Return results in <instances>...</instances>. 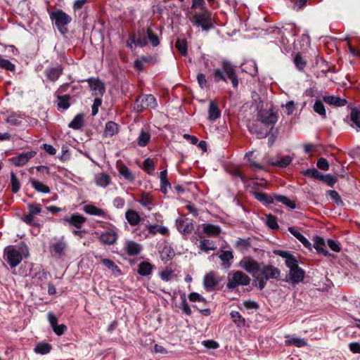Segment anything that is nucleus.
Here are the masks:
<instances>
[{"instance_id":"nucleus-30","label":"nucleus","mask_w":360,"mask_h":360,"mask_svg":"<svg viewBox=\"0 0 360 360\" xmlns=\"http://www.w3.org/2000/svg\"><path fill=\"white\" fill-rule=\"evenodd\" d=\"M118 124L114 122L110 121L105 124L104 135L106 137H112L118 133Z\"/></svg>"},{"instance_id":"nucleus-22","label":"nucleus","mask_w":360,"mask_h":360,"mask_svg":"<svg viewBox=\"0 0 360 360\" xmlns=\"http://www.w3.org/2000/svg\"><path fill=\"white\" fill-rule=\"evenodd\" d=\"M290 279L293 283H298L303 281L304 278V271L300 267H297L290 270Z\"/></svg>"},{"instance_id":"nucleus-14","label":"nucleus","mask_w":360,"mask_h":360,"mask_svg":"<svg viewBox=\"0 0 360 360\" xmlns=\"http://www.w3.org/2000/svg\"><path fill=\"white\" fill-rule=\"evenodd\" d=\"M259 275L268 281L269 279H278L281 275V271L276 266L272 265H266L260 268Z\"/></svg>"},{"instance_id":"nucleus-62","label":"nucleus","mask_w":360,"mask_h":360,"mask_svg":"<svg viewBox=\"0 0 360 360\" xmlns=\"http://www.w3.org/2000/svg\"><path fill=\"white\" fill-rule=\"evenodd\" d=\"M102 104V100L101 98H96L94 101V103L91 107V114L92 115H96L98 113V108Z\"/></svg>"},{"instance_id":"nucleus-4","label":"nucleus","mask_w":360,"mask_h":360,"mask_svg":"<svg viewBox=\"0 0 360 360\" xmlns=\"http://www.w3.org/2000/svg\"><path fill=\"white\" fill-rule=\"evenodd\" d=\"M250 283V278L248 275L240 271H235L229 274L226 287L234 289L238 285H248Z\"/></svg>"},{"instance_id":"nucleus-44","label":"nucleus","mask_w":360,"mask_h":360,"mask_svg":"<svg viewBox=\"0 0 360 360\" xmlns=\"http://www.w3.org/2000/svg\"><path fill=\"white\" fill-rule=\"evenodd\" d=\"M70 96L69 95L58 96V108L67 110L70 107L69 100Z\"/></svg>"},{"instance_id":"nucleus-29","label":"nucleus","mask_w":360,"mask_h":360,"mask_svg":"<svg viewBox=\"0 0 360 360\" xmlns=\"http://www.w3.org/2000/svg\"><path fill=\"white\" fill-rule=\"evenodd\" d=\"M86 213L91 215L101 216L104 218H108L107 213L102 209H100L94 205H88L84 208Z\"/></svg>"},{"instance_id":"nucleus-36","label":"nucleus","mask_w":360,"mask_h":360,"mask_svg":"<svg viewBox=\"0 0 360 360\" xmlns=\"http://www.w3.org/2000/svg\"><path fill=\"white\" fill-rule=\"evenodd\" d=\"M146 229L148 232L153 235H155L157 233H159L162 235H167L169 233V230L165 226L150 224L146 226Z\"/></svg>"},{"instance_id":"nucleus-11","label":"nucleus","mask_w":360,"mask_h":360,"mask_svg":"<svg viewBox=\"0 0 360 360\" xmlns=\"http://www.w3.org/2000/svg\"><path fill=\"white\" fill-rule=\"evenodd\" d=\"M132 44L136 46L143 47L147 45L148 39L146 30L141 29L139 30L136 34L132 35L129 40L127 41V46L132 49Z\"/></svg>"},{"instance_id":"nucleus-25","label":"nucleus","mask_w":360,"mask_h":360,"mask_svg":"<svg viewBox=\"0 0 360 360\" xmlns=\"http://www.w3.org/2000/svg\"><path fill=\"white\" fill-rule=\"evenodd\" d=\"M288 231L293 235L306 248H310L309 241L299 231L297 227L291 226L288 228Z\"/></svg>"},{"instance_id":"nucleus-16","label":"nucleus","mask_w":360,"mask_h":360,"mask_svg":"<svg viewBox=\"0 0 360 360\" xmlns=\"http://www.w3.org/2000/svg\"><path fill=\"white\" fill-rule=\"evenodd\" d=\"M35 151L22 153L11 159V162L18 167L25 165L31 158L36 155Z\"/></svg>"},{"instance_id":"nucleus-45","label":"nucleus","mask_w":360,"mask_h":360,"mask_svg":"<svg viewBox=\"0 0 360 360\" xmlns=\"http://www.w3.org/2000/svg\"><path fill=\"white\" fill-rule=\"evenodd\" d=\"M119 173L127 180L133 181L134 179V175L131 174L129 168H127L125 165H121L118 168Z\"/></svg>"},{"instance_id":"nucleus-7","label":"nucleus","mask_w":360,"mask_h":360,"mask_svg":"<svg viewBox=\"0 0 360 360\" xmlns=\"http://www.w3.org/2000/svg\"><path fill=\"white\" fill-rule=\"evenodd\" d=\"M191 240L202 252H208L212 250H215L217 248V245L213 240L205 238V236L198 238V236L195 235L192 236Z\"/></svg>"},{"instance_id":"nucleus-40","label":"nucleus","mask_w":360,"mask_h":360,"mask_svg":"<svg viewBox=\"0 0 360 360\" xmlns=\"http://www.w3.org/2000/svg\"><path fill=\"white\" fill-rule=\"evenodd\" d=\"M174 251L170 246H165L160 252V257L162 261L167 262L173 258Z\"/></svg>"},{"instance_id":"nucleus-8","label":"nucleus","mask_w":360,"mask_h":360,"mask_svg":"<svg viewBox=\"0 0 360 360\" xmlns=\"http://www.w3.org/2000/svg\"><path fill=\"white\" fill-rule=\"evenodd\" d=\"M238 266L253 276L258 274L260 270L259 263L251 257H243L240 261Z\"/></svg>"},{"instance_id":"nucleus-20","label":"nucleus","mask_w":360,"mask_h":360,"mask_svg":"<svg viewBox=\"0 0 360 360\" xmlns=\"http://www.w3.org/2000/svg\"><path fill=\"white\" fill-rule=\"evenodd\" d=\"M67 249V243L62 238L59 240L53 243L51 246V252H54L58 257H61Z\"/></svg>"},{"instance_id":"nucleus-61","label":"nucleus","mask_w":360,"mask_h":360,"mask_svg":"<svg viewBox=\"0 0 360 360\" xmlns=\"http://www.w3.org/2000/svg\"><path fill=\"white\" fill-rule=\"evenodd\" d=\"M188 299L191 302H206L205 299L199 293L197 292H191L188 295Z\"/></svg>"},{"instance_id":"nucleus-17","label":"nucleus","mask_w":360,"mask_h":360,"mask_svg":"<svg viewBox=\"0 0 360 360\" xmlns=\"http://www.w3.org/2000/svg\"><path fill=\"white\" fill-rule=\"evenodd\" d=\"M118 238V235L116 231L113 230H108L103 232L100 236V240L106 245L114 244Z\"/></svg>"},{"instance_id":"nucleus-37","label":"nucleus","mask_w":360,"mask_h":360,"mask_svg":"<svg viewBox=\"0 0 360 360\" xmlns=\"http://www.w3.org/2000/svg\"><path fill=\"white\" fill-rule=\"evenodd\" d=\"M153 266L147 262H142L139 264L138 273L141 276H148L152 273Z\"/></svg>"},{"instance_id":"nucleus-46","label":"nucleus","mask_w":360,"mask_h":360,"mask_svg":"<svg viewBox=\"0 0 360 360\" xmlns=\"http://www.w3.org/2000/svg\"><path fill=\"white\" fill-rule=\"evenodd\" d=\"M275 200L285 205L291 209H295L296 205L295 203L290 200L288 197L281 195H274Z\"/></svg>"},{"instance_id":"nucleus-31","label":"nucleus","mask_w":360,"mask_h":360,"mask_svg":"<svg viewBox=\"0 0 360 360\" xmlns=\"http://www.w3.org/2000/svg\"><path fill=\"white\" fill-rule=\"evenodd\" d=\"M125 217L131 226H136L141 221L139 214L136 211L132 210H129L126 212Z\"/></svg>"},{"instance_id":"nucleus-9","label":"nucleus","mask_w":360,"mask_h":360,"mask_svg":"<svg viewBox=\"0 0 360 360\" xmlns=\"http://www.w3.org/2000/svg\"><path fill=\"white\" fill-rule=\"evenodd\" d=\"M257 120L265 127L273 126L278 120L276 113L271 110H261L257 114Z\"/></svg>"},{"instance_id":"nucleus-24","label":"nucleus","mask_w":360,"mask_h":360,"mask_svg":"<svg viewBox=\"0 0 360 360\" xmlns=\"http://www.w3.org/2000/svg\"><path fill=\"white\" fill-rule=\"evenodd\" d=\"M221 116V111L218 106L212 101L209 103L208 118L210 121L214 122Z\"/></svg>"},{"instance_id":"nucleus-55","label":"nucleus","mask_w":360,"mask_h":360,"mask_svg":"<svg viewBox=\"0 0 360 360\" xmlns=\"http://www.w3.org/2000/svg\"><path fill=\"white\" fill-rule=\"evenodd\" d=\"M294 63L299 70H302L306 66V61L300 54H296L294 58Z\"/></svg>"},{"instance_id":"nucleus-2","label":"nucleus","mask_w":360,"mask_h":360,"mask_svg":"<svg viewBox=\"0 0 360 360\" xmlns=\"http://www.w3.org/2000/svg\"><path fill=\"white\" fill-rule=\"evenodd\" d=\"M221 68H215L213 70L214 80L215 82L223 81L226 82L227 79H230L234 88L238 85V76L236 73L234 66L228 60H222L221 63Z\"/></svg>"},{"instance_id":"nucleus-28","label":"nucleus","mask_w":360,"mask_h":360,"mask_svg":"<svg viewBox=\"0 0 360 360\" xmlns=\"http://www.w3.org/2000/svg\"><path fill=\"white\" fill-rule=\"evenodd\" d=\"M325 245L326 243L323 238L319 236H316L314 238V247L317 252L322 253L325 256H331L332 255L329 253L328 250L324 249Z\"/></svg>"},{"instance_id":"nucleus-60","label":"nucleus","mask_w":360,"mask_h":360,"mask_svg":"<svg viewBox=\"0 0 360 360\" xmlns=\"http://www.w3.org/2000/svg\"><path fill=\"white\" fill-rule=\"evenodd\" d=\"M321 181L327 183L330 186H333L337 181V178L331 174H322Z\"/></svg>"},{"instance_id":"nucleus-50","label":"nucleus","mask_w":360,"mask_h":360,"mask_svg":"<svg viewBox=\"0 0 360 360\" xmlns=\"http://www.w3.org/2000/svg\"><path fill=\"white\" fill-rule=\"evenodd\" d=\"M230 315L233 322L236 323L238 326H240L245 325V319L242 317V316L238 311H232L230 313Z\"/></svg>"},{"instance_id":"nucleus-10","label":"nucleus","mask_w":360,"mask_h":360,"mask_svg":"<svg viewBox=\"0 0 360 360\" xmlns=\"http://www.w3.org/2000/svg\"><path fill=\"white\" fill-rule=\"evenodd\" d=\"M176 229L184 236L192 233L194 226L192 221H188L185 216L178 217L175 221Z\"/></svg>"},{"instance_id":"nucleus-3","label":"nucleus","mask_w":360,"mask_h":360,"mask_svg":"<svg viewBox=\"0 0 360 360\" xmlns=\"http://www.w3.org/2000/svg\"><path fill=\"white\" fill-rule=\"evenodd\" d=\"M51 20L55 22V25L61 34H65L68 31L67 25L71 22L72 18L61 10L52 12L50 14Z\"/></svg>"},{"instance_id":"nucleus-38","label":"nucleus","mask_w":360,"mask_h":360,"mask_svg":"<svg viewBox=\"0 0 360 360\" xmlns=\"http://www.w3.org/2000/svg\"><path fill=\"white\" fill-rule=\"evenodd\" d=\"M83 125H84V115L82 114H78L69 123L68 127L73 129H79L82 127Z\"/></svg>"},{"instance_id":"nucleus-42","label":"nucleus","mask_w":360,"mask_h":360,"mask_svg":"<svg viewBox=\"0 0 360 360\" xmlns=\"http://www.w3.org/2000/svg\"><path fill=\"white\" fill-rule=\"evenodd\" d=\"M285 342L286 345H294L297 347H302L307 345V341L304 338L295 337L287 339Z\"/></svg>"},{"instance_id":"nucleus-21","label":"nucleus","mask_w":360,"mask_h":360,"mask_svg":"<svg viewBox=\"0 0 360 360\" xmlns=\"http://www.w3.org/2000/svg\"><path fill=\"white\" fill-rule=\"evenodd\" d=\"M64 220L68 222L71 226L79 229L85 222L86 218L79 214H73L70 217L65 218Z\"/></svg>"},{"instance_id":"nucleus-19","label":"nucleus","mask_w":360,"mask_h":360,"mask_svg":"<svg viewBox=\"0 0 360 360\" xmlns=\"http://www.w3.org/2000/svg\"><path fill=\"white\" fill-rule=\"evenodd\" d=\"M142 250V246L132 240H128L125 244L126 252L130 256L138 255Z\"/></svg>"},{"instance_id":"nucleus-13","label":"nucleus","mask_w":360,"mask_h":360,"mask_svg":"<svg viewBox=\"0 0 360 360\" xmlns=\"http://www.w3.org/2000/svg\"><path fill=\"white\" fill-rule=\"evenodd\" d=\"M221 281V279L216 272L210 271L206 274L203 278V286L207 290L212 291Z\"/></svg>"},{"instance_id":"nucleus-43","label":"nucleus","mask_w":360,"mask_h":360,"mask_svg":"<svg viewBox=\"0 0 360 360\" xmlns=\"http://www.w3.org/2000/svg\"><path fill=\"white\" fill-rule=\"evenodd\" d=\"M314 110L321 115L323 118L326 117V111L323 102L321 100H316L313 106Z\"/></svg>"},{"instance_id":"nucleus-56","label":"nucleus","mask_w":360,"mask_h":360,"mask_svg":"<svg viewBox=\"0 0 360 360\" xmlns=\"http://www.w3.org/2000/svg\"><path fill=\"white\" fill-rule=\"evenodd\" d=\"M143 167L148 174H151L155 170V164L151 159L147 158L143 161Z\"/></svg>"},{"instance_id":"nucleus-63","label":"nucleus","mask_w":360,"mask_h":360,"mask_svg":"<svg viewBox=\"0 0 360 360\" xmlns=\"http://www.w3.org/2000/svg\"><path fill=\"white\" fill-rule=\"evenodd\" d=\"M266 224L271 229H277L278 227L276 217L271 215L267 216Z\"/></svg>"},{"instance_id":"nucleus-18","label":"nucleus","mask_w":360,"mask_h":360,"mask_svg":"<svg viewBox=\"0 0 360 360\" xmlns=\"http://www.w3.org/2000/svg\"><path fill=\"white\" fill-rule=\"evenodd\" d=\"M249 131L251 134H255L258 139H262L267 136L269 130L267 127H260L257 123L250 124L248 125Z\"/></svg>"},{"instance_id":"nucleus-57","label":"nucleus","mask_w":360,"mask_h":360,"mask_svg":"<svg viewBox=\"0 0 360 360\" xmlns=\"http://www.w3.org/2000/svg\"><path fill=\"white\" fill-rule=\"evenodd\" d=\"M327 193L330 197V198L335 202L337 205H342V201L339 193L335 190H330L327 191Z\"/></svg>"},{"instance_id":"nucleus-47","label":"nucleus","mask_w":360,"mask_h":360,"mask_svg":"<svg viewBox=\"0 0 360 360\" xmlns=\"http://www.w3.org/2000/svg\"><path fill=\"white\" fill-rule=\"evenodd\" d=\"M51 346L48 343H39L34 351L37 354H46L50 352Z\"/></svg>"},{"instance_id":"nucleus-23","label":"nucleus","mask_w":360,"mask_h":360,"mask_svg":"<svg viewBox=\"0 0 360 360\" xmlns=\"http://www.w3.org/2000/svg\"><path fill=\"white\" fill-rule=\"evenodd\" d=\"M252 195L255 199H257L260 202L263 203L265 205H270L274 202L275 200L274 195H269L264 193H261L258 191H255L252 193Z\"/></svg>"},{"instance_id":"nucleus-35","label":"nucleus","mask_w":360,"mask_h":360,"mask_svg":"<svg viewBox=\"0 0 360 360\" xmlns=\"http://www.w3.org/2000/svg\"><path fill=\"white\" fill-rule=\"evenodd\" d=\"M291 162H292V158L289 155H285L278 160H269V163L271 165L281 167H284L288 166V165L290 164Z\"/></svg>"},{"instance_id":"nucleus-41","label":"nucleus","mask_w":360,"mask_h":360,"mask_svg":"<svg viewBox=\"0 0 360 360\" xmlns=\"http://www.w3.org/2000/svg\"><path fill=\"white\" fill-rule=\"evenodd\" d=\"M61 69L58 67L46 70V74L49 80L56 82L61 75Z\"/></svg>"},{"instance_id":"nucleus-32","label":"nucleus","mask_w":360,"mask_h":360,"mask_svg":"<svg viewBox=\"0 0 360 360\" xmlns=\"http://www.w3.org/2000/svg\"><path fill=\"white\" fill-rule=\"evenodd\" d=\"M219 257L223 262L224 267L228 269L231 266L230 262L233 259V255L231 251L222 250Z\"/></svg>"},{"instance_id":"nucleus-58","label":"nucleus","mask_w":360,"mask_h":360,"mask_svg":"<svg viewBox=\"0 0 360 360\" xmlns=\"http://www.w3.org/2000/svg\"><path fill=\"white\" fill-rule=\"evenodd\" d=\"M285 264L290 269V270L299 266L297 264V260L292 255V256L287 258V259H285Z\"/></svg>"},{"instance_id":"nucleus-49","label":"nucleus","mask_w":360,"mask_h":360,"mask_svg":"<svg viewBox=\"0 0 360 360\" xmlns=\"http://www.w3.org/2000/svg\"><path fill=\"white\" fill-rule=\"evenodd\" d=\"M175 46L183 56L187 54V43L185 39H178L176 41Z\"/></svg>"},{"instance_id":"nucleus-15","label":"nucleus","mask_w":360,"mask_h":360,"mask_svg":"<svg viewBox=\"0 0 360 360\" xmlns=\"http://www.w3.org/2000/svg\"><path fill=\"white\" fill-rule=\"evenodd\" d=\"M87 82L89 85L92 94L95 96H102L105 92L104 84L98 78H89Z\"/></svg>"},{"instance_id":"nucleus-64","label":"nucleus","mask_w":360,"mask_h":360,"mask_svg":"<svg viewBox=\"0 0 360 360\" xmlns=\"http://www.w3.org/2000/svg\"><path fill=\"white\" fill-rule=\"evenodd\" d=\"M317 167L323 170L327 171L329 169L328 161L325 158H320L317 161Z\"/></svg>"},{"instance_id":"nucleus-54","label":"nucleus","mask_w":360,"mask_h":360,"mask_svg":"<svg viewBox=\"0 0 360 360\" xmlns=\"http://www.w3.org/2000/svg\"><path fill=\"white\" fill-rule=\"evenodd\" d=\"M0 68L6 70L13 71L15 70V65L10 60L1 58L0 56Z\"/></svg>"},{"instance_id":"nucleus-26","label":"nucleus","mask_w":360,"mask_h":360,"mask_svg":"<svg viewBox=\"0 0 360 360\" xmlns=\"http://www.w3.org/2000/svg\"><path fill=\"white\" fill-rule=\"evenodd\" d=\"M111 182L110 176L105 173H100L95 175V183L98 186L106 187Z\"/></svg>"},{"instance_id":"nucleus-52","label":"nucleus","mask_w":360,"mask_h":360,"mask_svg":"<svg viewBox=\"0 0 360 360\" xmlns=\"http://www.w3.org/2000/svg\"><path fill=\"white\" fill-rule=\"evenodd\" d=\"M11 184L12 191L15 193H18L20 188V184L16 175L13 172H11Z\"/></svg>"},{"instance_id":"nucleus-12","label":"nucleus","mask_w":360,"mask_h":360,"mask_svg":"<svg viewBox=\"0 0 360 360\" xmlns=\"http://www.w3.org/2000/svg\"><path fill=\"white\" fill-rule=\"evenodd\" d=\"M156 106L157 102L155 98L153 95L148 94L139 97L136 99L135 108L137 110L141 111L144 108H155Z\"/></svg>"},{"instance_id":"nucleus-34","label":"nucleus","mask_w":360,"mask_h":360,"mask_svg":"<svg viewBox=\"0 0 360 360\" xmlns=\"http://www.w3.org/2000/svg\"><path fill=\"white\" fill-rule=\"evenodd\" d=\"M30 184L38 192L42 193H49L50 192V188L46 185L44 184L42 182L35 179H31Z\"/></svg>"},{"instance_id":"nucleus-6","label":"nucleus","mask_w":360,"mask_h":360,"mask_svg":"<svg viewBox=\"0 0 360 360\" xmlns=\"http://www.w3.org/2000/svg\"><path fill=\"white\" fill-rule=\"evenodd\" d=\"M191 21L194 25L200 27L206 31L209 30L212 26L211 13L207 10L194 14Z\"/></svg>"},{"instance_id":"nucleus-59","label":"nucleus","mask_w":360,"mask_h":360,"mask_svg":"<svg viewBox=\"0 0 360 360\" xmlns=\"http://www.w3.org/2000/svg\"><path fill=\"white\" fill-rule=\"evenodd\" d=\"M27 207L31 214H39L41 212V207L39 204H28Z\"/></svg>"},{"instance_id":"nucleus-53","label":"nucleus","mask_w":360,"mask_h":360,"mask_svg":"<svg viewBox=\"0 0 360 360\" xmlns=\"http://www.w3.org/2000/svg\"><path fill=\"white\" fill-rule=\"evenodd\" d=\"M304 174L305 176L316 179H321L322 174L316 169H308L304 172Z\"/></svg>"},{"instance_id":"nucleus-27","label":"nucleus","mask_w":360,"mask_h":360,"mask_svg":"<svg viewBox=\"0 0 360 360\" xmlns=\"http://www.w3.org/2000/svg\"><path fill=\"white\" fill-rule=\"evenodd\" d=\"M323 100L329 105L338 107L344 106L347 103L346 100L334 96H325L323 97Z\"/></svg>"},{"instance_id":"nucleus-1","label":"nucleus","mask_w":360,"mask_h":360,"mask_svg":"<svg viewBox=\"0 0 360 360\" xmlns=\"http://www.w3.org/2000/svg\"><path fill=\"white\" fill-rule=\"evenodd\" d=\"M28 256L29 250L24 243H20L18 245H9L4 249V258L11 268L18 266L22 259Z\"/></svg>"},{"instance_id":"nucleus-39","label":"nucleus","mask_w":360,"mask_h":360,"mask_svg":"<svg viewBox=\"0 0 360 360\" xmlns=\"http://www.w3.org/2000/svg\"><path fill=\"white\" fill-rule=\"evenodd\" d=\"M150 140V133L144 130H141L137 138V143L141 147H145L149 143Z\"/></svg>"},{"instance_id":"nucleus-33","label":"nucleus","mask_w":360,"mask_h":360,"mask_svg":"<svg viewBox=\"0 0 360 360\" xmlns=\"http://www.w3.org/2000/svg\"><path fill=\"white\" fill-rule=\"evenodd\" d=\"M350 125L360 129V110L354 108L350 112Z\"/></svg>"},{"instance_id":"nucleus-5","label":"nucleus","mask_w":360,"mask_h":360,"mask_svg":"<svg viewBox=\"0 0 360 360\" xmlns=\"http://www.w3.org/2000/svg\"><path fill=\"white\" fill-rule=\"evenodd\" d=\"M221 233V229L219 225L204 223L198 226L195 234L197 235L198 238H202V236L217 237Z\"/></svg>"},{"instance_id":"nucleus-48","label":"nucleus","mask_w":360,"mask_h":360,"mask_svg":"<svg viewBox=\"0 0 360 360\" xmlns=\"http://www.w3.org/2000/svg\"><path fill=\"white\" fill-rule=\"evenodd\" d=\"M102 264L108 267L109 269L112 270V272H117V274H120L121 271L119 267L115 264L112 260L108 259H103L101 260Z\"/></svg>"},{"instance_id":"nucleus-51","label":"nucleus","mask_w":360,"mask_h":360,"mask_svg":"<svg viewBox=\"0 0 360 360\" xmlns=\"http://www.w3.org/2000/svg\"><path fill=\"white\" fill-rule=\"evenodd\" d=\"M147 39L151 43L153 46H157L160 44V41L157 34L153 33L150 28L146 30Z\"/></svg>"}]
</instances>
